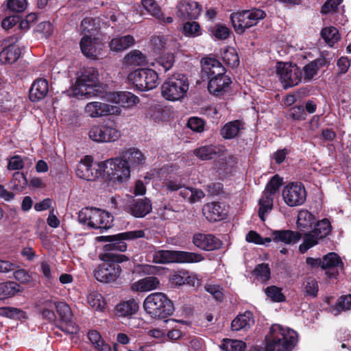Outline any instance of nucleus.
<instances>
[{
  "label": "nucleus",
  "mask_w": 351,
  "mask_h": 351,
  "mask_svg": "<svg viewBox=\"0 0 351 351\" xmlns=\"http://www.w3.org/2000/svg\"><path fill=\"white\" fill-rule=\"evenodd\" d=\"M266 351H292L298 342L297 332L280 324H273L266 337Z\"/></svg>",
  "instance_id": "nucleus-1"
},
{
  "label": "nucleus",
  "mask_w": 351,
  "mask_h": 351,
  "mask_svg": "<svg viewBox=\"0 0 351 351\" xmlns=\"http://www.w3.org/2000/svg\"><path fill=\"white\" fill-rule=\"evenodd\" d=\"M98 73L93 67L83 70L74 85L69 90V95L78 99L90 98L97 95Z\"/></svg>",
  "instance_id": "nucleus-2"
},
{
  "label": "nucleus",
  "mask_w": 351,
  "mask_h": 351,
  "mask_svg": "<svg viewBox=\"0 0 351 351\" xmlns=\"http://www.w3.org/2000/svg\"><path fill=\"white\" fill-rule=\"evenodd\" d=\"M189 88L186 75L176 73L165 80L161 86V93L165 99L176 101L184 98Z\"/></svg>",
  "instance_id": "nucleus-3"
},
{
  "label": "nucleus",
  "mask_w": 351,
  "mask_h": 351,
  "mask_svg": "<svg viewBox=\"0 0 351 351\" xmlns=\"http://www.w3.org/2000/svg\"><path fill=\"white\" fill-rule=\"evenodd\" d=\"M145 311L152 317L163 319L173 314L172 302L161 292H156L146 297L143 302Z\"/></svg>",
  "instance_id": "nucleus-4"
},
{
  "label": "nucleus",
  "mask_w": 351,
  "mask_h": 351,
  "mask_svg": "<svg viewBox=\"0 0 351 351\" xmlns=\"http://www.w3.org/2000/svg\"><path fill=\"white\" fill-rule=\"evenodd\" d=\"M80 223L94 229H108L112 225L113 217L106 210L96 208H84L78 213Z\"/></svg>",
  "instance_id": "nucleus-5"
},
{
  "label": "nucleus",
  "mask_w": 351,
  "mask_h": 351,
  "mask_svg": "<svg viewBox=\"0 0 351 351\" xmlns=\"http://www.w3.org/2000/svg\"><path fill=\"white\" fill-rule=\"evenodd\" d=\"M153 262L158 264L176 263H196L204 260L201 254L178 251L161 250L156 251L152 255Z\"/></svg>",
  "instance_id": "nucleus-6"
},
{
  "label": "nucleus",
  "mask_w": 351,
  "mask_h": 351,
  "mask_svg": "<svg viewBox=\"0 0 351 351\" xmlns=\"http://www.w3.org/2000/svg\"><path fill=\"white\" fill-rule=\"evenodd\" d=\"M103 177L112 182H123L130 176V167L122 158H115L101 162Z\"/></svg>",
  "instance_id": "nucleus-7"
},
{
  "label": "nucleus",
  "mask_w": 351,
  "mask_h": 351,
  "mask_svg": "<svg viewBox=\"0 0 351 351\" xmlns=\"http://www.w3.org/2000/svg\"><path fill=\"white\" fill-rule=\"evenodd\" d=\"M265 16L266 14L263 10L255 8L232 13L230 21L235 32L241 34L246 29L256 25Z\"/></svg>",
  "instance_id": "nucleus-8"
},
{
  "label": "nucleus",
  "mask_w": 351,
  "mask_h": 351,
  "mask_svg": "<svg viewBox=\"0 0 351 351\" xmlns=\"http://www.w3.org/2000/svg\"><path fill=\"white\" fill-rule=\"evenodd\" d=\"M128 80L141 91L152 90L159 84L158 73L152 69H138L128 75Z\"/></svg>",
  "instance_id": "nucleus-9"
},
{
  "label": "nucleus",
  "mask_w": 351,
  "mask_h": 351,
  "mask_svg": "<svg viewBox=\"0 0 351 351\" xmlns=\"http://www.w3.org/2000/svg\"><path fill=\"white\" fill-rule=\"evenodd\" d=\"M145 237V232L143 230H135L124 232L114 235L102 236L100 240L104 242H109L104 245L106 251L125 252L127 250V244L125 241H130Z\"/></svg>",
  "instance_id": "nucleus-10"
},
{
  "label": "nucleus",
  "mask_w": 351,
  "mask_h": 351,
  "mask_svg": "<svg viewBox=\"0 0 351 351\" xmlns=\"http://www.w3.org/2000/svg\"><path fill=\"white\" fill-rule=\"evenodd\" d=\"M332 226L328 219H323L317 222L314 229L304 234L303 242L299 246V250L304 254L308 250L319 243V241L327 237L331 232Z\"/></svg>",
  "instance_id": "nucleus-11"
},
{
  "label": "nucleus",
  "mask_w": 351,
  "mask_h": 351,
  "mask_svg": "<svg viewBox=\"0 0 351 351\" xmlns=\"http://www.w3.org/2000/svg\"><path fill=\"white\" fill-rule=\"evenodd\" d=\"M126 261H128V258L125 255H117L113 258L112 261L101 264L95 271L94 276L102 282L114 281L121 272L119 263Z\"/></svg>",
  "instance_id": "nucleus-12"
},
{
  "label": "nucleus",
  "mask_w": 351,
  "mask_h": 351,
  "mask_svg": "<svg viewBox=\"0 0 351 351\" xmlns=\"http://www.w3.org/2000/svg\"><path fill=\"white\" fill-rule=\"evenodd\" d=\"M276 69L285 88L295 86L302 80V72L296 64L289 62H277Z\"/></svg>",
  "instance_id": "nucleus-13"
},
{
  "label": "nucleus",
  "mask_w": 351,
  "mask_h": 351,
  "mask_svg": "<svg viewBox=\"0 0 351 351\" xmlns=\"http://www.w3.org/2000/svg\"><path fill=\"white\" fill-rule=\"evenodd\" d=\"M154 45L156 49L161 52V55L158 58V64L164 68L165 71H169L173 65L175 58L172 49L176 47V43L171 39L162 37H156L154 38Z\"/></svg>",
  "instance_id": "nucleus-14"
},
{
  "label": "nucleus",
  "mask_w": 351,
  "mask_h": 351,
  "mask_svg": "<svg viewBox=\"0 0 351 351\" xmlns=\"http://www.w3.org/2000/svg\"><path fill=\"white\" fill-rule=\"evenodd\" d=\"M163 188L171 192L179 191V195L191 204L200 202L205 197L202 190L185 186L184 184L177 180H167L163 183Z\"/></svg>",
  "instance_id": "nucleus-15"
},
{
  "label": "nucleus",
  "mask_w": 351,
  "mask_h": 351,
  "mask_svg": "<svg viewBox=\"0 0 351 351\" xmlns=\"http://www.w3.org/2000/svg\"><path fill=\"white\" fill-rule=\"evenodd\" d=\"M88 136L97 143L114 142L121 136V132L112 124L94 125L90 128Z\"/></svg>",
  "instance_id": "nucleus-16"
},
{
  "label": "nucleus",
  "mask_w": 351,
  "mask_h": 351,
  "mask_svg": "<svg viewBox=\"0 0 351 351\" xmlns=\"http://www.w3.org/2000/svg\"><path fill=\"white\" fill-rule=\"evenodd\" d=\"M84 112L86 117L97 119L110 115H120L121 109L117 106L95 101L87 103L84 106Z\"/></svg>",
  "instance_id": "nucleus-17"
},
{
  "label": "nucleus",
  "mask_w": 351,
  "mask_h": 351,
  "mask_svg": "<svg viewBox=\"0 0 351 351\" xmlns=\"http://www.w3.org/2000/svg\"><path fill=\"white\" fill-rule=\"evenodd\" d=\"M101 162L93 163V158L86 156L77 165L75 173L78 178L93 181L103 176Z\"/></svg>",
  "instance_id": "nucleus-18"
},
{
  "label": "nucleus",
  "mask_w": 351,
  "mask_h": 351,
  "mask_svg": "<svg viewBox=\"0 0 351 351\" xmlns=\"http://www.w3.org/2000/svg\"><path fill=\"white\" fill-rule=\"evenodd\" d=\"M282 197L289 206H298L305 202L306 192L302 183L291 182L284 187Z\"/></svg>",
  "instance_id": "nucleus-19"
},
{
  "label": "nucleus",
  "mask_w": 351,
  "mask_h": 351,
  "mask_svg": "<svg viewBox=\"0 0 351 351\" xmlns=\"http://www.w3.org/2000/svg\"><path fill=\"white\" fill-rule=\"evenodd\" d=\"M322 269L329 279H337L343 270V263L340 256L335 253L330 252L324 256Z\"/></svg>",
  "instance_id": "nucleus-20"
},
{
  "label": "nucleus",
  "mask_w": 351,
  "mask_h": 351,
  "mask_svg": "<svg viewBox=\"0 0 351 351\" xmlns=\"http://www.w3.org/2000/svg\"><path fill=\"white\" fill-rule=\"evenodd\" d=\"M18 36H12L4 40V48L0 52V61L3 64H12L16 62L21 55V49L17 45Z\"/></svg>",
  "instance_id": "nucleus-21"
},
{
  "label": "nucleus",
  "mask_w": 351,
  "mask_h": 351,
  "mask_svg": "<svg viewBox=\"0 0 351 351\" xmlns=\"http://www.w3.org/2000/svg\"><path fill=\"white\" fill-rule=\"evenodd\" d=\"M80 45L82 53L87 58L99 59L102 56L104 45L94 36H83Z\"/></svg>",
  "instance_id": "nucleus-22"
},
{
  "label": "nucleus",
  "mask_w": 351,
  "mask_h": 351,
  "mask_svg": "<svg viewBox=\"0 0 351 351\" xmlns=\"http://www.w3.org/2000/svg\"><path fill=\"white\" fill-rule=\"evenodd\" d=\"M202 77H206L210 80L214 77L226 74V70L222 64L217 59L213 58H204L201 60Z\"/></svg>",
  "instance_id": "nucleus-23"
},
{
  "label": "nucleus",
  "mask_w": 351,
  "mask_h": 351,
  "mask_svg": "<svg viewBox=\"0 0 351 351\" xmlns=\"http://www.w3.org/2000/svg\"><path fill=\"white\" fill-rule=\"evenodd\" d=\"M106 99L123 108H131L139 102L137 96L127 91L109 93L106 95Z\"/></svg>",
  "instance_id": "nucleus-24"
},
{
  "label": "nucleus",
  "mask_w": 351,
  "mask_h": 351,
  "mask_svg": "<svg viewBox=\"0 0 351 351\" xmlns=\"http://www.w3.org/2000/svg\"><path fill=\"white\" fill-rule=\"evenodd\" d=\"M126 211L135 217H144L152 210L151 201L148 198L134 199L126 206Z\"/></svg>",
  "instance_id": "nucleus-25"
},
{
  "label": "nucleus",
  "mask_w": 351,
  "mask_h": 351,
  "mask_svg": "<svg viewBox=\"0 0 351 351\" xmlns=\"http://www.w3.org/2000/svg\"><path fill=\"white\" fill-rule=\"evenodd\" d=\"M202 212L206 218L210 221H220L226 217L228 210L223 203L211 202L205 204Z\"/></svg>",
  "instance_id": "nucleus-26"
},
{
  "label": "nucleus",
  "mask_w": 351,
  "mask_h": 351,
  "mask_svg": "<svg viewBox=\"0 0 351 351\" xmlns=\"http://www.w3.org/2000/svg\"><path fill=\"white\" fill-rule=\"evenodd\" d=\"M193 243L198 248L206 251H213L219 249L221 245V241L213 234L202 233L194 234Z\"/></svg>",
  "instance_id": "nucleus-27"
},
{
  "label": "nucleus",
  "mask_w": 351,
  "mask_h": 351,
  "mask_svg": "<svg viewBox=\"0 0 351 351\" xmlns=\"http://www.w3.org/2000/svg\"><path fill=\"white\" fill-rule=\"evenodd\" d=\"M231 82V80L228 75L222 74L209 80L208 90L214 95H221L227 90Z\"/></svg>",
  "instance_id": "nucleus-28"
},
{
  "label": "nucleus",
  "mask_w": 351,
  "mask_h": 351,
  "mask_svg": "<svg viewBox=\"0 0 351 351\" xmlns=\"http://www.w3.org/2000/svg\"><path fill=\"white\" fill-rule=\"evenodd\" d=\"M200 12L201 7L199 3L195 1L188 2L182 1L178 5L177 14L180 18L183 19H195L199 15Z\"/></svg>",
  "instance_id": "nucleus-29"
},
{
  "label": "nucleus",
  "mask_w": 351,
  "mask_h": 351,
  "mask_svg": "<svg viewBox=\"0 0 351 351\" xmlns=\"http://www.w3.org/2000/svg\"><path fill=\"white\" fill-rule=\"evenodd\" d=\"M271 237L276 243L282 242L287 245L295 244L301 239V234L290 230H274Z\"/></svg>",
  "instance_id": "nucleus-30"
},
{
  "label": "nucleus",
  "mask_w": 351,
  "mask_h": 351,
  "mask_svg": "<svg viewBox=\"0 0 351 351\" xmlns=\"http://www.w3.org/2000/svg\"><path fill=\"white\" fill-rule=\"evenodd\" d=\"M48 92V82L45 79H37L29 89V99L32 101H40L47 96Z\"/></svg>",
  "instance_id": "nucleus-31"
},
{
  "label": "nucleus",
  "mask_w": 351,
  "mask_h": 351,
  "mask_svg": "<svg viewBox=\"0 0 351 351\" xmlns=\"http://www.w3.org/2000/svg\"><path fill=\"white\" fill-rule=\"evenodd\" d=\"M159 285L160 281L156 277L148 276L132 283L131 289L136 292H147L156 289Z\"/></svg>",
  "instance_id": "nucleus-32"
},
{
  "label": "nucleus",
  "mask_w": 351,
  "mask_h": 351,
  "mask_svg": "<svg viewBox=\"0 0 351 351\" xmlns=\"http://www.w3.org/2000/svg\"><path fill=\"white\" fill-rule=\"evenodd\" d=\"M254 319L250 311H245L243 314L237 315L231 323V328L232 330L239 331L242 329H247L253 326Z\"/></svg>",
  "instance_id": "nucleus-33"
},
{
  "label": "nucleus",
  "mask_w": 351,
  "mask_h": 351,
  "mask_svg": "<svg viewBox=\"0 0 351 351\" xmlns=\"http://www.w3.org/2000/svg\"><path fill=\"white\" fill-rule=\"evenodd\" d=\"M135 40L132 36L125 35L118 36L111 40L109 43L110 49L112 51H121L132 46Z\"/></svg>",
  "instance_id": "nucleus-34"
},
{
  "label": "nucleus",
  "mask_w": 351,
  "mask_h": 351,
  "mask_svg": "<svg viewBox=\"0 0 351 351\" xmlns=\"http://www.w3.org/2000/svg\"><path fill=\"white\" fill-rule=\"evenodd\" d=\"M138 302L134 299L124 301L116 307L117 314L121 317H131L138 311Z\"/></svg>",
  "instance_id": "nucleus-35"
},
{
  "label": "nucleus",
  "mask_w": 351,
  "mask_h": 351,
  "mask_svg": "<svg viewBox=\"0 0 351 351\" xmlns=\"http://www.w3.org/2000/svg\"><path fill=\"white\" fill-rule=\"evenodd\" d=\"M243 130V123L238 120L227 123L221 130V134L224 138L231 139L237 136Z\"/></svg>",
  "instance_id": "nucleus-36"
},
{
  "label": "nucleus",
  "mask_w": 351,
  "mask_h": 351,
  "mask_svg": "<svg viewBox=\"0 0 351 351\" xmlns=\"http://www.w3.org/2000/svg\"><path fill=\"white\" fill-rule=\"evenodd\" d=\"M125 62L127 65L138 66L145 65L147 63V60L140 51L133 50L125 56Z\"/></svg>",
  "instance_id": "nucleus-37"
},
{
  "label": "nucleus",
  "mask_w": 351,
  "mask_h": 351,
  "mask_svg": "<svg viewBox=\"0 0 351 351\" xmlns=\"http://www.w3.org/2000/svg\"><path fill=\"white\" fill-rule=\"evenodd\" d=\"M51 308H56L61 322H69L72 319L73 313L70 306L63 302H49Z\"/></svg>",
  "instance_id": "nucleus-38"
},
{
  "label": "nucleus",
  "mask_w": 351,
  "mask_h": 351,
  "mask_svg": "<svg viewBox=\"0 0 351 351\" xmlns=\"http://www.w3.org/2000/svg\"><path fill=\"white\" fill-rule=\"evenodd\" d=\"M258 215L262 221H265V215L269 213L273 208V197L263 193L259 199Z\"/></svg>",
  "instance_id": "nucleus-39"
},
{
  "label": "nucleus",
  "mask_w": 351,
  "mask_h": 351,
  "mask_svg": "<svg viewBox=\"0 0 351 351\" xmlns=\"http://www.w3.org/2000/svg\"><path fill=\"white\" fill-rule=\"evenodd\" d=\"M123 160H125L128 165L129 163L132 165H138L141 164L144 160L143 154L138 149L131 148L123 153Z\"/></svg>",
  "instance_id": "nucleus-40"
},
{
  "label": "nucleus",
  "mask_w": 351,
  "mask_h": 351,
  "mask_svg": "<svg viewBox=\"0 0 351 351\" xmlns=\"http://www.w3.org/2000/svg\"><path fill=\"white\" fill-rule=\"evenodd\" d=\"M88 337L97 351H111L110 346L101 339V336L98 332L95 330L90 331Z\"/></svg>",
  "instance_id": "nucleus-41"
},
{
  "label": "nucleus",
  "mask_w": 351,
  "mask_h": 351,
  "mask_svg": "<svg viewBox=\"0 0 351 351\" xmlns=\"http://www.w3.org/2000/svg\"><path fill=\"white\" fill-rule=\"evenodd\" d=\"M88 304L97 311H103L106 307L105 300L101 293L93 291L87 295Z\"/></svg>",
  "instance_id": "nucleus-42"
},
{
  "label": "nucleus",
  "mask_w": 351,
  "mask_h": 351,
  "mask_svg": "<svg viewBox=\"0 0 351 351\" xmlns=\"http://www.w3.org/2000/svg\"><path fill=\"white\" fill-rule=\"evenodd\" d=\"M182 34L187 37L195 38L202 34V29L195 21L186 22L183 25Z\"/></svg>",
  "instance_id": "nucleus-43"
},
{
  "label": "nucleus",
  "mask_w": 351,
  "mask_h": 351,
  "mask_svg": "<svg viewBox=\"0 0 351 351\" xmlns=\"http://www.w3.org/2000/svg\"><path fill=\"white\" fill-rule=\"evenodd\" d=\"M315 222V217L308 210H302L298 215L297 225L301 228H307L312 226Z\"/></svg>",
  "instance_id": "nucleus-44"
},
{
  "label": "nucleus",
  "mask_w": 351,
  "mask_h": 351,
  "mask_svg": "<svg viewBox=\"0 0 351 351\" xmlns=\"http://www.w3.org/2000/svg\"><path fill=\"white\" fill-rule=\"evenodd\" d=\"M194 155L202 160H210L217 154L215 147L213 145H205L198 147L194 150Z\"/></svg>",
  "instance_id": "nucleus-45"
},
{
  "label": "nucleus",
  "mask_w": 351,
  "mask_h": 351,
  "mask_svg": "<svg viewBox=\"0 0 351 351\" xmlns=\"http://www.w3.org/2000/svg\"><path fill=\"white\" fill-rule=\"evenodd\" d=\"M322 37L330 46H332L339 38L337 29L335 27H327L324 28L321 32Z\"/></svg>",
  "instance_id": "nucleus-46"
},
{
  "label": "nucleus",
  "mask_w": 351,
  "mask_h": 351,
  "mask_svg": "<svg viewBox=\"0 0 351 351\" xmlns=\"http://www.w3.org/2000/svg\"><path fill=\"white\" fill-rule=\"evenodd\" d=\"M220 347L226 351H244L245 343L241 340L224 339Z\"/></svg>",
  "instance_id": "nucleus-47"
},
{
  "label": "nucleus",
  "mask_w": 351,
  "mask_h": 351,
  "mask_svg": "<svg viewBox=\"0 0 351 351\" xmlns=\"http://www.w3.org/2000/svg\"><path fill=\"white\" fill-rule=\"evenodd\" d=\"M210 34L217 40H225L230 34V29L224 25L216 24L209 29Z\"/></svg>",
  "instance_id": "nucleus-48"
},
{
  "label": "nucleus",
  "mask_w": 351,
  "mask_h": 351,
  "mask_svg": "<svg viewBox=\"0 0 351 351\" xmlns=\"http://www.w3.org/2000/svg\"><path fill=\"white\" fill-rule=\"evenodd\" d=\"M17 284L14 282H7L0 284V300H3L13 296L16 292L19 291L16 289Z\"/></svg>",
  "instance_id": "nucleus-49"
},
{
  "label": "nucleus",
  "mask_w": 351,
  "mask_h": 351,
  "mask_svg": "<svg viewBox=\"0 0 351 351\" xmlns=\"http://www.w3.org/2000/svg\"><path fill=\"white\" fill-rule=\"evenodd\" d=\"M266 295L274 302H284L286 299L282 293V289L276 286H269L265 289Z\"/></svg>",
  "instance_id": "nucleus-50"
},
{
  "label": "nucleus",
  "mask_w": 351,
  "mask_h": 351,
  "mask_svg": "<svg viewBox=\"0 0 351 351\" xmlns=\"http://www.w3.org/2000/svg\"><path fill=\"white\" fill-rule=\"evenodd\" d=\"M27 185V180L23 173L17 171L13 174L12 180V189L22 191Z\"/></svg>",
  "instance_id": "nucleus-51"
},
{
  "label": "nucleus",
  "mask_w": 351,
  "mask_h": 351,
  "mask_svg": "<svg viewBox=\"0 0 351 351\" xmlns=\"http://www.w3.org/2000/svg\"><path fill=\"white\" fill-rule=\"evenodd\" d=\"M0 315L4 316L10 318H17V319H21V318H25V313L22 310L14 308V307H10V306H5L0 308Z\"/></svg>",
  "instance_id": "nucleus-52"
},
{
  "label": "nucleus",
  "mask_w": 351,
  "mask_h": 351,
  "mask_svg": "<svg viewBox=\"0 0 351 351\" xmlns=\"http://www.w3.org/2000/svg\"><path fill=\"white\" fill-rule=\"evenodd\" d=\"M304 292L306 295L316 297L319 291L317 280L313 277L307 278L303 283Z\"/></svg>",
  "instance_id": "nucleus-53"
},
{
  "label": "nucleus",
  "mask_w": 351,
  "mask_h": 351,
  "mask_svg": "<svg viewBox=\"0 0 351 351\" xmlns=\"http://www.w3.org/2000/svg\"><path fill=\"white\" fill-rule=\"evenodd\" d=\"M142 4L144 8L156 19H162V13L160 8L156 4L155 0H143Z\"/></svg>",
  "instance_id": "nucleus-54"
},
{
  "label": "nucleus",
  "mask_w": 351,
  "mask_h": 351,
  "mask_svg": "<svg viewBox=\"0 0 351 351\" xmlns=\"http://www.w3.org/2000/svg\"><path fill=\"white\" fill-rule=\"evenodd\" d=\"M80 31L84 36H95L96 28L93 20L91 18L84 19L80 24Z\"/></svg>",
  "instance_id": "nucleus-55"
},
{
  "label": "nucleus",
  "mask_w": 351,
  "mask_h": 351,
  "mask_svg": "<svg viewBox=\"0 0 351 351\" xmlns=\"http://www.w3.org/2000/svg\"><path fill=\"white\" fill-rule=\"evenodd\" d=\"M317 62L313 61L305 65L303 68L304 75L302 80L304 82H308L315 76L318 71Z\"/></svg>",
  "instance_id": "nucleus-56"
},
{
  "label": "nucleus",
  "mask_w": 351,
  "mask_h": 351,
  "mask_svg": "<svg viewBox=\"0 0 351 351\" xmlns=\"http://www.w3.org/2000/svg\"><path fill=\"white\" fill-rule=\"evenodd\" d=\"M281 182L282 180L278 176H274L266 185L263 193L272 197L279 189Z\"/></svg>",
  "instance_id": "nucleus-57"
},
{
  "label": "nucleus",
  "mask_w": 351,
  "mask_h": 351,
  "mask_svg": "<svg viewBox=\"0 0 351 351\" xmlns=\"http://www.w3.org/2000/svg\"><path fill=\"white\" fill-rule=\"evenodd\" d=\"M223 59L224 62L234 67L237 66L239 64V58L234 49H227L223 52Z\"/></svg>",
  "instance_id": "nucleus-58"
},
{
  "label": "nucleus",
  "mask_w": 351,
  "mask_h": 351,
  "mask_svg": "<svg viewBox=\"0 0 351 351\" xmlns=\"http://www.w3.org/2000/svg\"><path fill=\"white\" fill-rule=\"evenodd\" d=\"M27 5V0H7L8 9L14 12H23Z\"/></svg>",
  "instance_id": "nucleus-59"
},
{
  "label": "nucleus",
  "mask_w": 351,
  "mask_h": 351,
  "mask_svg": "<svg viewBox=\"0 0 351 351\" xmlns=\"http://www.w3.org/2000/svg\"><path fill=\"white\" fill-rule=\"evenodd\" d=\"M256 276L260 278L262 282L268 280L270 278V269L267 264L258 265L254 270Z\"/></svg>",
  "instance_id": "nucleus-60"
},
{
  "label": "nucleus",
  "mask_w": 351,
  "mask_h": 351,
  "mask_svg": "<svg viewBox=\"0 0 351 351\" xmlns=\"http://www.w3.org/2000/svg\"><path fill=\"white\" fill-rule=\"evenodd\" d=\"M204 121L199 117H191L187 123L188 127L194 132H202L204 130Z\"/></svg>",
  "instance_id": "nucleus-61"
},
{
  "label": "nucleus",
  "mask_w": 351,
  "mask_h": 351,
  "mask_svg": "<svg viewBox=\"0 0 351 351\" xmlns=\"http://www.w3.org/2000/svg\"><path fill=\"white\" fill-rule=\"evenodd\" d=\"M341 2L342 0L326 1L322 8L321 13L323 14H326L332 12H335Z\"/></svg>",
  "instance_id": "nucleus-62"
},
{
  "label": "nucleus",
  "mask_w": 351,
  "mask_h": 351,
  "mask_svg": "<svg viewBox=\"0 0 351 351\" xmlns=\"http://www.w3.org/2000/svg\"><path fill=\"white\" fill-rule=\"evenodd\" d=\"M205 290L217 300H221L223 298L222 289L219 285L206 284L205 285Z\"/></svg>",
  "instance_id": "nucleus-63"
},
{
  "label": "nucleus",
  "mask_w": 351,
  "mask_h": 351,
  "mask_svg": "<svg viewBox=\"0 0 351 351\" xmlns=\"http://www.w3.org/2000/svg\"><path fill=\"white\" fill-rule=\"evenodd\" d=\"M336 306L339 311L351 309V294L341 296Z\"/></svg>",
  "instance_id": "nucleus-64"
}]
</instances>
